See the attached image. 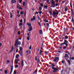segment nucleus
<instances>
[{
    "label": "nucleus",
    "mask_w": 74,
    "mask_h": 74,
    "mask_svg": "<svg viewBox=\"0 0 74 74\" xmlns=\"http://www.w3.org/2000/svg\"><path fill=\"white\" fill-rule=\"evenodd\" d=\"M19 44V40L18 39H17L15 41L14 46L16 47H18V45Z\"/></svg>",
    "instance_id": "obj_1"
},
{
    "label": "nucleus",
    "mask_w": 74,
    "mask_h": 74,
    "mask_svg": "<svg viewBox=\"0 0 74 74\" xmlns=\"http://www.w3.org/2000/svg\"><path fill=\"white\" fill-rule=\"evenodd\" d=\"M59 14V12H57L56 13L55 12H53V17L55 18V16H57L58 15H58Z\"/></svg>",
    "instance_id": "obj_2"
},
{
    "label": "nucleus",
    "mask_w": 74,
    "mask_h": 74,
    "mask_svg": "<svg viewBox=\"0 0 74 74\" xmlns=\"http://www.w3.org/2000/svg\"><path fill=\"white\" fill-rule=\"evenodd\" d=\"M51 68L52 69H53V70H54L53 71V72H55V71H57V70H58V68H55L54 67H52Z\"/></svg>",
    "instance_id": "obj_3"
},
{
    "label": "nucleus",
    "mask_w": 74,
    "mask_h": 74,
    "mask_svg": "<svg viewBox=\"0 0 74 74\" xmlns=\"http://www.w3.org/2000/svg\"><path fill=\"white\" fill-rule=\"evenodd\" d=\"M59 58L58 57H57L55 58V59L54 60V62H58V60H59Z\"/></svg>",
    "instance_id": "obj_4"
},
{
    "label": "nucleus",
    "mask_w": 74,
    "mask_h": 74,
    "mask_svg": "<svg viewBox=\"0 0 74 74\" xmlns=\"http://www.w3.org/2000/svg\"><path fill=\"white\" fill-rule=\"evenodd\" d=\"M35 19H36V17H35V16H33V18H32L31 19V21H32V22H33V21H35Z\"/></svg>",
    "instance_id": "obj_5"
},
{
    "label": "nucleus",
    "mask_w": 74,
    "mask_h": 74,
    "mask_svg": "<svg viewBox=\"0 0 74 74\" xmlns=\"http://www.w3.org/2000/svg\"><path fill=\"white\" fill-rule=\"evenodd\" d=\"M39 33L40 34H42V31L41 30H40Z\"/></svg>",
    "instance_id": "obj_6"
},
{
    "label": "nucleus",
    "mask_w": 74,
    "mask_h": 74,
    "mask_svg": "<svg viewBox=\"0 0 74 74\" xmlns=\"http://www.w3.org/2000/svg\"><path fill=\"white\" fill-rule=\"evenodd\" d=\"M13 49H14V46H12V49H11V50H10V53L11 52H12V51H13Z\"/></svg>",
    "instance_id": "obj_7"
},
{
    "label": "nucleus",
    "mask_w": 74,
    "mask_h": 74,
    "mask_svg": "<svg viewBox=\"0 0 74 74\" xmlns=\"http://www.w3.org/2000/svg\"><path fill=\"white\" fill-rule=\"evenodd\" d=\"M11 2L13 3H16V1L12 0L11 1Z\"/></svg>",
    "instance_id": "obj_8"
},
{
    "label": "nucleus",
    "mask_w": 74,
    "mask_h": 74,
    "mask_svg": "<svg viewBox=\"0 0 74 74\" xmlns=\"http://www.w3.org/2000/svg\"><path fill=\"white\" fill-rule=\"evenodd\" d=\"M52 4H53V5H55V1H54L52 0Z\"/></svg>",
    "instance_id": "obj_9"
},
{
    "label": "nucleus",
    "mask_w": 74,
    "mask_h": 74,
    "mask_svg": "<svg viewBox=\"0 0 74 74\" xmlns=\"http://www.w3.org/2000/svg\"><path fill=\"white\" fill-rule=\"evenodd\" d=\"M21 65L22 67L23 66V60H22L21 61Z\"/></svg>",
    "instance_id": "obj_10"
},
{
    "label": "nucleus",
    "mask_w": 74,
    "mask_h": 74,
    "mask_svg": "<svg viewBox=\"0 0 74 74\" xmlns=\"http://www.w3.org/2000/svg\"><path fill=\"white\" fill-rule=\"evenodd\" d=\"M49 14H50V16H52V11H50L49 12Z\"/></svg>",
    "instance_id": "obj_11"
},
{
    "label": "nucleus",
    "mask_w": 74,
    "mask_h": 74,
    "mask_svg": "<svg viewBox=\"0 0 74 74\" xmlns=\"http://www.w3.org/2000/svg\"><path fill=\"white\" fill-rule=\"evenodd\" d=\"M70 5L71 8H73V6H72V3L71 2H70Z\"/></svg>",
    "instance_id": "obj_12"
},
{
    "label": "nucleus",
    "mask_w": 74,
    "mask_h": 74,
    "mask_svg": "<svg viewBox=\"0 0 74 74\" xmlns=\"http://www.w3.org/2000/svg\"><path fill=\"white\" fill-rule=\"evenodd\" d=\"M64 11L65 12L67 11V7L65 8Z\"/></svg>",
    "instance_id": "obj_13"
},
{
    "label": "nucleus",
    "mask_w": 74,
    "mask_h": 74,
    "mask_svg": "<svg viewBox=\"0 0 74 74\" xmlns=\"http://www.w3.org/2000/svg\"><path fill=\"white\" fill-rule=\"evenodd\" d=\"M24 13V11H22V12H20L21 15H23Z\"/></svg>",
    "instance_id": "obj_14"
},
{
    "label": "nucleus",
    "mask_w": 74,
    "mask_h": 74,
    "mask_svg": "<svg viewBox=\"0 0 74 74\" xmlns=\"http://www.w3.org/2000/svg\"><path fill=\"white\" fill-rule=\"evenodd\" d=\"M44 7L45 8H46V9L47 10V9H48V7L47 6V5H45L44 6Z\"/></svg>",
    "instance_id": "obj_15"
},
{
    "label": "nucleus",
    "mask_w": 74,
    "mask_h": 74,
    "mask_svg": "<svg viewBox=\"0 0 74 74\" xmlns=\"http://www.w3.org/2000/svg\"><path fill=\"white\" fill-rule=\"evenodd\" d=\"M65 58H68L69 56H68V54H65Z\"/></svg>",
    "instance_id": "obj_16"
},
{
    "label": "nucleus",
    "mask_w": 74,
    "mask_h": 74,
    "mask_svg": "<svg viewBox=\"0 0 74 74\" xmlns=\"http://www.w3.org/2000/svg\"><path fill=\"white\" fill-rule=\"evenodd\" d=\"M15 62H16V63L17 64L18 63V61H19V59H17L16 60H15Z\"/></svg>",
    "instance_id": "obj_17"
},
{
    "label": "nucleus",
    "mask_w": 74,
    "mask_h": 74,
    "mask_svg": "<svg viewBox=\"0 0 74 74\" xmlns=\"http://www.w3.org/2000/svg\"><path fill=\"white\" fill-rule=\"evenodd\" d=\"M4 73L5 74H7L8 73V71L7 70H5L4 71Z\"/></svg>",
    "instance_id": "obj_18"
},
{
    "label": "nucleus",
    "mask_w": 74,
    "mask_h": 74,
    "mask_svg": "<svg viewBox=\"0 0 74 74\" xmlns=\"http://www.w3.org/2000/svg\"><path fill=\"white\" fill-rule=\"evenodd\" d=\"M10 15L11 18H12V14H11V12H10Z\"/></svg>",
    "instance_id": "obj_19"
},
{
    "label": "nucleus",
    "mask_w": 74,
    "mask_h": 74,
    "mask_svg": "<svg viewBox=\"0 0 74 74\" xmlns=\"http://www.w3.org/2000/svg\"><path fill=\"white\" fill-rule=\"evenodd\" d=\"M19 56V55L17 54L16 56V59H18V57Z\"/></svg>",
    "instance_id": "obj_20"
},
{
    "label": "nucleus",
    "mask_w": 74,
    "mask_h": 74,
    "mask_svg": "<svg viewBox=\"0 0 74 74\" xmlns=\"http://www.w3.org/2000/svg\"><path fill=\"white\" fill-rule=\"evenodd\" d=\"M37 73V69H36L34 72V73Z\"/></svg>",
    "instance_id": "obj_21"
},
{
    "label": "nucleus",
    "mask_w": 74,
    "mask_h": 74,
    "mask_svg": "<svg viewBox=\"0 0 74 74\" xmlns=\"http://www.w3.org/2000/svg\"><path fill=\"white\" fill-rule=\"evenodd\" d=\"M67 61L68 62L69 64H71V62H70V60H67Z\"/></svg>",
    "instance_id": "obj_22"
},
{
    "label": "nucleus",
    "mask_w": 74,
    "mask_h": 74,
    "mask_svg": "<svg viewBox=\"0 0 74 74\" xmlns=\"http://www.w3.org/2000/svg\"><path fill=\"white\" fill-rule=\"evenodd\" d=\"M23 5L24 7L25 6V2L24 1L23 3Z\"/></svg>",
    "instance_id": "obj_23"
},
{
    "label": "nucleus",
    "mask_w": 74,
    "mask_h": 74,
    "mask_svg": "<svg viewBox=\"0 0 74 74\" xmlns=\"http://www.w3.org/2000/svg\"><path fill=\"white\" fill-rule=\"evenodd\" d=\"M42 50H40L39 53V55H41V53H42Z\"/></svg>",
    "instance_id": "obj_24"
},
{
    "label": "nucleus",
    "mask_w": 74,
    "mask_h": 74,
    "mask_svg": "<svg viewBox=\"0 0 74 74\" xmlns=\"http://www.w3.org/2000/svg\"><path fill=\"white\" fill-rule=\"evenodd\" d=\"M19 25L20 26H22V25H23V24L22 23H20L19 24Z\"/></svg>",
    "instance_id": "obj_25"
},
{
    "label": "nucleus",
    "mask_w": 74,
    "mask_h": 74,
    "mask_svg": "<svg viewBox=\"0 0 74 74\" xmlns=\"http://www.w3.org/2000/svg\"><path fill=\"white\" fill-rule=\"evenodd\" d=\"M32 30H33V29H32V28H31L28 30V31L31 32Z\"/></svg>",
    "instance_id": "obj_26"
},
{
    "label": "nucleus",
    "mask_w": 74,
    "mask_h": 74,
    "mask_svg": "<svg viewBox=\"0 0 74 74\" xmlns=\"http://www.w3.org/2000/svg\"><path fill=\"white\" fill-rule=\"evenodd\" d=\"M40 6H41V7H43L44 6V5L42 3H41L40 4Z\"/></svg>",
    "instance_id": "obj_27"
},
{
    "label": "nucleus",
    "mask_w": 74,
    "mask_h": 74,
    "mask_svg": "<svg viewBox=\"0 0 74 74\" xmlns=\"http://www.w3.org/2000/svg\"><path fill=\"white\" fill-rule=\"evenodd\" d=\"M27 25H28V26H30L31 25V24L27 23Z\"/></svg>",
    "instance_id": "obj_28"
},
{
    "label": "nucleus",
    "mask_w": 74,
    "mask_h": 74,
    "mask_svg": "<svg viewBox=\"0 0 74 74\" xmlns=\"http://www.w3.org/2000/svg\"><path fill=\"white\" fill-rule=\"evenodd\" d=\"M39 11H41V10H42V8H41V7H39Z\"/></svg>",
    "instance_id": "obj_29"
},
{
    "label": "nucleus",
    "mask_w": 74,
    "mask_h": 74,
    "mask_svg": "<svg viewBox=\"0 0 74 74\" xmlns=\"http://www.w3.org/2000/svg\"><path fill=\"white\" fill-rule=\"evenodd\" d=\"M55 66V65L54 64H51V67H54Z\"/></svg>",
    "instance_id": "obj_30"
},
{
    "label": "nucleus",
    "mask_w": 74,
    "mask_h": 74,
    "mask_svg": "<svg viewBox=\"0 0 74 74\" xmlns=\"http://www.w3.org/2000/svg\"><path fill=\"white\" fill-rule=\"evenodd\" d=\"M18 65H16L15 66V68H18Z\"/></svg>",
    "instance_id": "obj_31"
},
{
    "label": "nucleus",
    "mask_w": 74,
    "mask_h": 74,
    "mask_svg": "<svg viewBox=\"0 0 74 74\" xmlns=\"http://www.w3.org/2000/svg\"><path fill=\"white\" fill-rule=\"evenodd\" d=\"M65 38L66 39H67L69 38V37L67 36H65Z\"/></svg>",
    "instance_id": "obj_32"
},
{
    "label": "nucleus",
    "mask_w": 74,
    "mask_h": 74,
    "mask_svg": "<svg viewBox=\"0 0 74 74\" xmlns=\"http://www.w3.org/2000/svg\"><path fill=\"white\" fill-rule=\"evenodd\" d=\"M18 52V49L17 48L16 49V53L17 52Z\"/></svg>",
    "instance_id": "obj_33"
},
{
    "label": "nucleus",
    "mask_w": 74,
    "mask_h": 74,
    "mask_svg": "<svg viewBox=\"0 0 74 74\" xmlns=\"http://www.w3.org/2000/svg\"><path fill=\"white\" fill-rule=\"evenodd\" d=\"M19 9H20L21 10H23V8H21V7L19 8Z\"/></svg>",
    "instance_id": "obj_34"
},
{
    "label": "nucleus",
    "mask_w": 74,
    "mask_h": 74,
    "mask_svg": "<svg viewBox=\"0 0 74 74\" xmlns=\"http://www.w3.org/2000/svg\"><path fill=\"white\" fill-rule=\"evenodd\" d=\"M20 22L21 23H22L23 22V20H22V19H21V20L20 21Z\"/></svg>",
    "instance_id": "obj_35"
},
{
    "label": "nucleus",
    "mask_w": 74,
    "mask_h": 74,
    "mask_svg": "<svg viewBox=\"0 0 74 74\" xmlns=\"http://www.w3.org/2000/svg\"><path fill=\"white\" fill-rule=\"evenodd\" d=\"M20 50L21 51H22V47H20Z\"/></svg>",
    "instance_id": "obj_36"
},
{
    "label": "nucleus",
    "mask_w": 74,
    "mask_h": 74,
    "mask_svg": "<svg viewBox=\"0 0 74 74\" xmlns=\"http://www.w3.org/2000/svg\"><path fill=\"white\" fill-rule=\"evenodd\" d=\"M55 1H56V3H58L59 2V0H55Z\"/></svg>",
    "instance_id": "obj_37"
},
{
    "label": "nucleus",
    "mask_w": 74,
    "mask_h": 74,
    "mask_svg": "<svg viewBox=\"0 0 74 74\" xmlns=\"http://www.w3.org/2000/svg\"><path fill=\"white\" fill-rule=\"evenodd\" d=\"M38 23L39 25H40V26H41V23L39 22H38Z\"/></svg>",
    "instance_id": "obj_38"
},
{
    "label": "nucleus",
    "mask_w": 74,
    "mask_h": 74,
    "mask_svg": "<svg viewBox=\"0 0 74 74\" xmlns=\"http://www.w3.org/2000/svg\"><path fill=\"white\" fill-rule=\"evenodd\" d=\"M29 39H30V38H29V37H27V39L28 41H29Z\"/></svg>",
    "instance_id": "obj_39"
},
{
    "label": "nucleus",
    "mask_w": 74,
    "mask_h": 74,
    "mask_svg": "<svg viewBox=\"0 0 74 74\" xmlns=\"http://www.w3.org/2000/svg\"><path fill=\"white\" fill-rule=\"evenodd\" d=\"M13 70V69H11V72H10V74H11V73H12V72Z\"/></svg>",
    "instance_id": "obj_40"
},
{
    "label": "nucleus",
    "mask_w": 74,
    "mask_h": 74,
    "mask_svg": "<svg viewBox=\"0 0 74 74\" xmlns=\"http://www.w3.org/2000/svg\"><path fill=\"white\" fill-rule=\"evenodd\" d=\"M19 2H20V3H22V0H20Z\"/></svg>",
    "instance_id": "obj_41"
},
{
    "label": "nucleus",
    "mask_w": 74,
    "mask_h": 74,
    "mask_svg": "<svg viewBox=\"0 0 74 74\" xmlns=\"http://www.w3.org/2000/svg\"><path fill=\"white\" fill-rule=\"evenodd\" d=\"M45 55H47V53H48L46 51H45Z\"/></svg>",
    "instance_id": "obj_42"
},
{
    "label": "nucleus",
    "mask_w": 74,
    "mask_h": 74,
    "mask_svg": "<svg viewBox=\"0 0 74 74\" xmlns=\"http://www.w3.org/2000/svg\"><path fill=\"white\" fill-rule=\"evenodd\" d=\"M14 74H16V71H14Z\"/></svg>",
    "instance_id": "obj_43"
},
{
    "label": "nucleus",
    "mask_w": 74,
    "mask_h": 74,
    "mask_svg": "<svg viewBox=\"0 0 74 74\" xmlns=\"http://www.w3.org/2000/svg\"><path fill=\"white\" fill-rule=\"evenodd\" d=\"M20 53V55H21V56H22V51L21 52V53Z\"/></svg>",
    "instance_id": "obj_44"
},
{
    "label": "nucleus",
    "mask_w": 74,
    "mask_h": 74,
    "mask_svg": "<svg viewBox=\"0 0 74 74\" xmlns=\"http://www.w3.org/2000/svg\"><path fill=\"white\" fill-rule=\"evenodd\" d=\"M72 21L73 22H74V19H73V18H72Z\"/></svg>",
    "instance_id": "obj_45"
},
{
    "label": "nucleus",
    "mask_w": 74,
    "mask_h": 74,
    "mask_svg": "<svg viewBox=\"0 0 74 74\" xmlns=\"http://www.w3.org/2000/svg\"><path fill=\"white\" fill-rule=\"evenodd\" d=\"M37 52H39V49H37Z\"/></svg>",
    "instance_id": "obj_46"
},
{
    "label": "nucleus",
    "mask_w": 74,
    "mask_h": 74,
    "mask_svg": "<svg viewBox=\"0 0 74 74\" xmlns=\"http://www.w3.org/2000/svg\"><path fill=\"white\" fill-rule=\"evenodd\" d=\"M35 14H38V12H36V13H35Z\"/></svg>",
    "instance_id": "obj_47"
},
{
    "label": "nucleus",
    "mask_w": 74,
    "mask_h": 74,
    "mask_svg": "<svg viewBox=\"0 0 74 74\" xmlns=\"http://www.w3.org/2000/svg\"><path fill=\"white\" fill-rule=\"evenodd\" d=\"M71 59L72 60H74V57H73L71 58Z\"/></svg>",
    "instance_id": "obj_48"
},
{
    "label": "nucleus",
    "mask_w": 74,
    "mask_h": 74,
    "mask_svg": "<svg viewBox=\"0 0 74 74\" xmlns=\"http://www.w3.org/2000/svg\"><path fill=\"white\" fill-rule=\"evenodd\" d=\"M32 48V46H30L29 47V49H30Z\"/></svg>",
    "instance_id": "obj_49"
},
{
    "label": "nucleus",
    "mask_w": 74,
    "mask_h": 74,
    "mask_svg": "<svg viewBox=\"0 0 74 74\" xmlns=\"http://www.w3.org/2000/svg\"><path fill=\"white\" fill-rule=\"evenodd\" d=\"M21 42H19V45H21Z\"/></svg>",
    "instance_id": "obj_50"
},
{
    "label": "nucleus",
    "mask_w": 74,
    "mask_h": 74,
    "mask_svg": "<svg viewBox=\"0 0 74 74\" xmlns=\"http://www.w3.org/2000/svg\"><path fill=\"white\" fill-rule=\"evenodd\" d=\"M29 26V28H30V29H32V26H31V25H30Z\"/></svg>",
    "instance_id": "obj_51"
},
{
    "label": "nucleus",
    "mask_w": 74,
    "mask_h": 74,
    "mask_svg": "<svg viewBox=\"0 0 74 74\" xmlns=\"http://www.w3.org/2000/svg\"><path fill=\"white\" fill-rule=\"evenodd\" d=\"M37 57L36 56H35V60H37Z\"/></svg>",
    "instance_id": "obj_52"
},
{
    "label": "nucleus",
    "mask_w": 74,
    "mask_h": 74,
    "mask_svg": "<svg viewBox=\"0 0 74 74\" xmlns=\"http://www.w3.org/2000/svg\"><path fill=\"white\" fill-rule=\"evenodd\" d=\"M42 12H38V13H39V14H41L42 13Z\"/></svg>",
    "instance_id": "obj_53"
},
{
    "label": "nucleus",
    "mask_w": 74,
    "mask_h": 74,
    "mask_svg": "<svg viewBox=\"0 0 74 74\" xmlns=\"http://www.w3.org/2000/svg\"><path fill=\"white\" fill-rule=\"evenodd\" d=\"M51 7H55V5H53V6H51Z\"/></svg>",
    "instance_id": "obj_54"
},
{
    "label": "nucleus",
    "mask_w": 74,
    "mask_h": 74,
    "mask_svg": "<svg viewBox=\"0 0 74 74\" xmlns=\"http://www.w3.org/2000/svg\"><path fill=\"white\" fill-rule=\"evenodd\" d=\"M27 35L28 36H29L30 35V33H27Z\"/></svg>",
    "instance_id": "obj_55"
},
{
    "label": "nucleus",
    "mask_w": 74,
    "mask_h": 74,
    "mask_svg": "<svg viewBox=\"0 0 74 74\" xmlns=\"http://www.w3.org/2000/svg\"><path fill=\"white\" fill-rule=\"evenodd\" d=\"M65 2H66L65 1H62V3H65Z\"/></svg>",
    "instance_id": "obj_56"
},
{
    "label": "nucleus",
    "mask_w": 74,
    "mask_h": 74,
    "mask_svg": "<svg viewBox=\"0 0 74 74\" xmlns=\"http://www.w3.org/2000/svg\"><path fill=\"white\" fill-rule=\"evenodd\" d=\"M66 46L64 47H63V49H66Z\"/></svg>",
    "instance_id": "obj_57"
},
{
    "label": "nucleus",
    "mask_w": 74,
    "mask_h": 74,
    "mask_svg": "<svg viewBox=\"0 0 74 74\" xmlns=\"http://www.w3.org/2000/svg\"><path fill=\"white\" fill-rule=\"evenodd\" d=\"M64 42H66V43H68V42H67V41H66V40H64Z\"/></svg>",
    "instance_id": "obj_58"
},
{
    "label": "nucleus",
    "mask_w": 74,
    "mask_h": 74,
    "mask_svg": "<svg viewBox=\"0 0 74 74\" xmlns=\"http://www.w3.org/2000/svg\"><path fill=\"white\" fill-rule=\"evenodd\" d=\"M7 62L8 63H9L10 62V60H8V61H7Z\"/></svg>",
    "instance_id": "obj_59"
},
{
    "label": "nucleus",
    "mask_w": 74,
    "mask_h": 74,
    "mask_svg": "<svg viewBox=\"0 0 74 74\" xmlns=\"http://www.w3.org/2000/svg\"><path fill=\"white\" fill-rule=\"evenodd\" d=\"M56 6H58V4L57 3L56 4Z\"/></svg>",
    "instance_id": "obj_60"
},
{
    "label": "nucleus",
    "mask_w": 74,
    "mask_h": 74,
    "mask_svg": "<svg viewBox=\"0 0 74 74\" xmlns=\"http://www.w3.org/2000/svg\"><path fill=\"white\" fill-rule=\"evenodd\" d=\"M17 8H18V9H19V5L18 4L17 5Z\"/></svg>",
    "instance_id": "obj_61"
},
{
    "label": "nucleus",
    "mask_w": 74,
    "mask_h": 74,
    "mask_svg": "<svg viewBox=\"0 0 74 74\" xmlns=\"http://www.w3.org/2000/svg\"><path fill=\"white\" fill-rule=\"evenodd\" d=\"M1 45H2V44H1V43L0 42V47H1Z\"/></svg>",
    "instance_id": "obj_62"
},
{
    "label": "nucleus",
    "mask_w": 74,
    "mask_h": 74,
    "mask_svg": "<svg viewBox=\"0 0 74 74\" xmlns=\"http://www.w3.org/2000/svg\"><path fill=\"white\" fill-rule=\"evenodd\" d=\"M29 53H31V51L29 50Z\"/></svg>",
    "instance_id": "obj_63"
},
{
    "label": "nucleus",
    "mask_w": 74,
    "mask_h": 74,
    "mask_svg": "<svg viewBox=\"0 0 74 74\" xmlns=\"http://www.w3.org/2000/svg\"><path fill=\"white\" fill-rule=\"evenodd\" d=\"M11 69H13V65H12Z\"/></svg>",
    "instance_id": "obj_64"
}]
</instances>
